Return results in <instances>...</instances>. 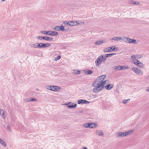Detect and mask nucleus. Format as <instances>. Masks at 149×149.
Instances as JSON below:
<instances>
[{
  "mask_svg": "<svg viewBox=\"0 0 149 149\" xmlns=\"http://www.w3.org/2000/svg\"><path fill=\"white\" fill-rule=\"evenodd\" d=\"M67 23H68V24H67L66 25L70 26V21L67 22Z\"/></svg>",
  "mask_w": 149,
  "mask_h": 149,
  "instance_id": "nucleus-47",
  "label": "nucleus"
},
{
  "mask_svg": "<svg viewBox=\"0 0 149 149\" xmlns=\"http://www.w3.org/2000/svg\"><path fill=\"white\" fill-rule=\"evenodd\" d=\"M83 149H87V147H83Z\"/></svg>",
  "mask_w": 149,
  "mask_h": 149,
  "instance_id": "nucleus-50",
  "label": "nucleus"
},
{
  "mask_svg": "<svg viewBox=\"0 0 149 149\" xmlns=\"http://www.w3.org/2000/svg\"><path fill=\"white\" fill-rule=\"evenodd\" d=\"M102 44V41L101 40H99L98 41L95 42V44L96 45H101Z\"/></svg>",
  "mask_w": 149,
  "mask_h": 149,
  "instance_id": "nucleus-28",
  "label": "nucleus"
},
{
  "mask_svg": "<svg viewBox=\"0 0 149 149\" xmlns=\"http://www.w3.org/2000/svg\"><path fill=\"white\" fill-rule=\"evenodd\" d=\"M95 124L93 123H87L84 124L83 126L86 128L90 127L91 128H93L95 127ZM96 125H97V124H96Z\"/></svg>",
  "mask_w": 149,
  "mask_h": 149,
  "instance_id": "nucleus-5",
  "label": "nucleus"
},
{
  "mask_svg": "<svg viewBox=\"0 0 149 149\" xmlns=\"http://www.w3.org/2000/svg\"><path fill=\"white\" fill-rule=\"evenodd\" d=\"M77 22L75 21H70V26H76V23Z\"/></svg>",
  "mask_w": 149,
  "mask_h": 149,
  "instance_id": "nucleus-23",
  "label": "nucleus"
},
{
  "mask_svg": "<svg viewBox=\"0 0 149 149\" xmlns=\"http://www.w3.org/2000/svg\"><path fill=\"white\" fill-rule=\"evenodd\" d=\"M106 40H101L102 44L103 43H105L106 42Z\"/></svg>",
  "mask_w": 149,
  "mask_h": 149,
  "instance_id": "nucleus-45",
  "label": "nucleus"
},
{
  "mask_svg": "<svg viewBox=\"0 0 149 149\" xmlns=\"http://www.w3.org/2000/svg\"><path fill=\"white\" fill-rule=\"evenodd\" d=\"M129 40H130V38L126 37L124 36L121 37V40H122L127 43H128Z\"/></svg>",
  "mask_w": 149,
  "mask_h": 149,
  "instance_id": "nucleus-11",
  "label": "nucleus"
},
{
  "mask_svg": "<svg viewBox=\"0 0 149 149\" xmlns=\"http://www.w3.org/2000/svg\"><path fill=\"white\" fill-rule=\"evenodd\" d=\"M93 71L89 69H86L85 71V73L87 74H92Z\"/></svg>",
  "mask_w": 149,
  "mask_h": 149,
  "instance_id": "nucleus-17",
  "label": "nucleus"
},
{
  "mask_svg": "<svg viewBox=\"0 0 149 149\" xmlns=\"http://www.w3.org/2000/svg\"><path fill=\"white\" fill-rule=\"evenodd\" d=\"M115 48L116 47L115 46H112L104 49H103V51L104 52H111L113 51H114L115 49Z\"/></svg>",
  "mask_w": 149,
  "mask_h": 149,
  "instance_id": "nucleus-6",
  "label": "nucleus"
},
{
  "mask_svg": "<svg viewBox=\"0 0 149 149\" xmlns=\"http://www.w3.org/2000/svg\"><path fill=\"white\" fill-rule=\"evenodd\" d=\"M108 58L107 57H106V55H105L104 56H103V58H102V62L103 63H104L105 62L107 58Z\"/></svg>",
  "mask_w": 149,
  "mask_h": 149,
  "instance_id": "nucleus-30",
  "label": "nucleus"
},
{
  "mask_svg": "<svg viewBox=\"0 0 149 149\" xmlns=\"http://www.w3.org/2000/svg\"><path fill=\"white\" fill-rule=\"evenodd\" d=\"M113 87V85L110 84H108L105 86V87L107 90H110Z\"/></svg>",
  "mask_w": 149,
  "mask_h": 149,
  "instance_id": "nucleus-14",
  "label": "nucleus"
},
{
  "mask_svg": "<svg viewBox=\"0 0 149 149\" xmlns=\"http://www.w3.org/2000/svg\"><path fill=\"white\" fill-rule=\"evenodd\" d=\"M136 65L140 68H142L143 67V64L141 63L140 61L139 63L136 64Z\"/></svg>",
  "mask_w": 149,
  "mask_h": 149,
  "instance_id": "nucleus-20",
  "label": "nucleus"
},
{
  "mask_svg": "<svg viewBox=\"0 0 149 149\" xmlns=\"http://www.w3.org/2000/svg\"><path fill=\"white\" fill-rule=\"evenodd\" d=\"M37 43L29 45V46L31 47L37 48Z\"/></svg>",
  "mask_w": 149,
  "mask_h": 149,
  "instance_id": "nucleus-22",
  "label": "nucleus"
},
{
  "mask_svg": "<svg viewBox=\"0 0 149 149\" xmlns=\"http://www.w3.org/2000/svg\"><path fill=\"white\" fill-rule=\"evenodd\" d=\"M47 89L48 90H51L52 89V86H48L47 87Z\"/></svg>",
  "mask_w": 149,
  "mask_h": 149,
  "instance_id": "nucleus-39",
  "label": "nucleus"
},
{
  "mask_svg": "<svg viewBox=\"0 0 149 149\" xmlns=\"http://www.w3.org/2000/svg\"><path fill=\"white\" fill-rule=\"evenodd\" d=\"M91 126H94V125H91Z\"/></svg>",
  "mask_w": 149,
  "mask_h": 149,
  "instance_id": "nucleus-52",
  "label": "nucleus"
},
{
  "mask_svg": "<svg viewBox=\"0 0 149 149\" xmlns=\"http://www.w3.org/2000/svg\"><path fill=\"white\" fill-rule=\"evenodd\" d=\"M71 102H70L69 103H68L67 104H66L65 105H67V107L70 108L76 107L77 106V104H71Z\"/></svg>",
  "mask_w": 149,
  "mask_h": 149,
  "instance_id": "nucleus-9",
  "label": "nucleus"
},
{
  "mask_svg": "<svg viewBox=\"0 0 149 149\" xmlns=\"http://www.w3.org/2000/svg\"><path fill=\"white\" fill-rule=\"evenodd\" d=\"M111 40H113L116 41H118L119 40H121V37H115L111 38Z\"/></svg>",
  "mask_w": 149,
  "mask_h": 149,
  "instance_id": "nucleus-19",
  "label": "nucleus"
},
{
  "mask_svg": "<svg viewBox=\"0 0 149 149\" xmlns=\"http://www.w3.org/2000/svg\"><path fill=\"white\" fill-rule=\"evenodd\" d=\"M43 39L46 40H49V37H48L47 36H44V38H43Z\"/></svg>",
  "mask_w": 149,
  "mask_h": 149,
  "instance_id": "nucleus-37",
  "label": "nucleus"
},
{
  "mask_svg": "<svg viewBox=\"0 0 149 149\" xmlns=\"http://www.w3.org/2000/svg\"><path fill=\"white\" fill-rule=\"evenodd\" d=\"M74 73L76 74H79L80 73L81 71L79 70H75L74 71Z\"/></svg>",
  "mask_w": 149,
  "mask_h": 149,
  "instance_id": "nucleus-29",
  "label": "nucleus"
},
{
  "mask_svg": "<svg viewBox=\"0 0 149 149\" xmlns=\"http://www.w3.org/2000/svg\"><path fill=\"white\" fill-rule=\"evenodd\" d=\"M36 101L37 100L35 98H31V101Z\"/></svg>",
  "mask_w": 149,
  "mask_h": 149,
  "instance_id": "nucleus-41",
  "label": "nucleus"
},
{
  "mask_svg": "<svg viewBox=\"0 0 149 149\" xmlns=\"http://www.w3.org/2000/svg\"><path fill=\"white\" fill-rule=\"evenodd\" d=\"M51 91H57V90L58 88V87L56 86H52Z\"/></svg>",
  "mask_w": 149,
  "mask_h": 149,
  "instance_id": "nucleus-15",
  "label": "nucleus"
},
{
  "mask_svg": "<svg viewBox=\"0 0 149 149\" xmlns=\"http://www.w3.org/2000/svg\"><path fill=\"white\" fill-rule=\"evenodd\" d=\"M96 134L99 136H104V134L102 130H97Z\"/></svg>",
  "mask_w": 149,
  "mask_h": 149,
  "instance_id": "nucleus-12",
  "label": "nucleus"
},
{
  "mask_svg": "<svg viewBox=\"0 0 149 149\" xmlns=\"http://www.w3.org/2000/svg\"><path fill=\"white\" fill-rule=\"evenodd\" d=\"M90 102L89 101H87L85 100H80L77 101V103L78 104H87L88 103H89Z\"/></svg>",
  "mask_w": 149,
  "mask_h": 149,
  "instance_id": "nucleus-8",
  "label": "nucleus"
},
{
  "mask_svg": "<svg viewBox=\"0 0 149 149\" xmlns=\"http://www.w3.org/2000/svg\"><path fill=\"white\" fill-rule=\"evenodd\" d=\"M40 33L44 34L50 35L51 36H54L58 35V33L57 32L55 31H41Z\"/></svg>",
  "mask_w": 149,
  "mask_h": 149,
  "instance_id": "nucleus-3",
  "label": "nucleus"
},
{
  "mask_svg": "<svg viewBox=\"0 0 149 149\" xmlns=\"http://www.w3.org/2000/svg\"><path fill=\"white\" fill-rule=\"evenodd\" d=\"M139 3V2L138 1H136V2H135L134 3V4H136V5H137V4H138Z\"/></svg>",
  "mask_w": 149,
  "mask_h": 149,
  "instance_id": "nucleus-43",
  "label": "nucleus"
},
{
  "mask_svg": "<svg viewBox=\"0 0 149 149\" xmlns=\"http://www.w3.org/2000/svg\"><path fill=\"white\" fill-rule=\"evenodd\" d=\"M53 28L54 30L58 31L61 30L62 31H64L65 30L64 26H56L53 27Z\"/></svg>",
  "mask_w": 149,
  "mask_h": 149,
  "instance_id": "nucleus-7",
  "label": "nucleus"
},
{
  "mask_svg": "<svg viewBox=\"0 0 149 149\" xmlns=\"http://www.w3.org/2000/svg\"><path fill=\"white\" fill-rule=\"evenodd\" d=\"M105 75H103L100 76L95 80L92 83V86L95 87L93 90V91L94 93H97L100 91L102 90V81L106 78Z\"/></svg>",
  "mask_w": 149,
  "mask_h": 149,
  "instance_id": "nucleus-1",
  "label": "nucleus"
},
{
  "mask_svg": "<svg viewBox=\"0 0 149 149\" xmlns=\"http://www.w3.org/2000/svg\"><path fill=\"white\" fill-rule=\"evenodd\" d=\"M130 100V99L125 100L123 101V104H126Z\"/></svg>",
  "mask_w": 149,
  "mask_h": 149,
  "instance_id": "nucleus-33",
  "label": "nucleus"
},
{
  "mask_svg": "<svg viewBox=\"0 0 149 149\" xmlns=\"http://www.w3.org/2000/svg\"><path fill=\"white\" fill-rule=\"evenodd\" d=\"M102 60H100V59H98L97 60V61H95V63L96 65V66H99V65L102 62Z\"/></svg>",
  "mask_w": 149,
  "mask_h": 149,
  "instance_id": "nucleus-16",
  "label": "nucleus"
},
{
  "mask_svg": "<svg viewBox=\"0 0 149 149\" xmlns=\"http://www.w3.org/2000/svg\"><path fill=\"white\" fill-rule=\"evenodd\" d=\"M107 81V80H105L104 81H102V89H103L104 88V86L106 84V83Z\"/></svg>",
  "mask_w": 149,
  "mask_h": 149,
  "instance_id": "nucleus-25",
  "label": "nucleus"
},
{
  "mask_svg": "<svg viewBox=\"0 0 149 149\" xmlns=\"http://www.w3.org/2000/svg\"><path fill=\"white\" fill-rule=\"evenodd\" d=\"M136 74L139 75H142L143 74V72L141 70L139 69Z\"/></svg>",
  "mask_w": 149,
  "mask_h": 149,
  "instance_id": "nucleus-24",
  "label": "nucleus"
},
{
  "mask_svg": "<svg viewBox=\"0 0 149 149\" xmlns=\"http://www.w3.org/2000/svg\"><path fill=\"white\" fill-rule=\"evenodd\" d=\"M67 22L66 21H64L63 22V23L65 24L66 25L67 24H68V23H67Z\"/></svg>",
  "mask_w": 149,
  "mask_h": 149,
  "instance_id": "nucleus-48",
  "label": "nucleus"
},
{
  "mask_svg": "<svg viewBox=\"0 0 149 149\" xmlns=\"http://www.w3.org/2000/svg\"><path fill=\"white\" fill-rule=\"evenodd\" d=\"M10 127L9 126H8L7 127V129L8 130L10 131Z\"/></svg>",
  "mask_w": 149,
  "mask_h": 149,
  "instance_id": "nucleus-46",
  "label": "nucleus"
},
{
  "mask_svg": "<svg viewBox=\"0 0 149 149\" xmlns=\"http://www.w3.org/2000/svg\"><path fill=\"white\" fill-rule=\"evenodd\" d=\"M0 143L1 145L5 147L6 146V142L2 139L0 138Z\"/></svg>",
  "mask_w": 149,
  "mask_h": 149,
  "instance_id": "nucleus-18",
  "label": "nucleus"
},
{
  "mask_svg": "<svg viewBox=\"0 0 149 149\" xmlns=\"http://www.w3.org/2000/svg\"><path fill=\"white\" fill-rule=\"evenodd\" d=\"M25 101L26 102H29L31 101V98H27L26 99Z\"/></svg>",
  "mask_w": 149,
  "mask_h": 149,
  "instance_id": "nucleus-40",
  "label": "nucleus"
},
{
  "mask_svg": "<svg viewBox=\"0 0 149 149\" xmlns=\"http://www.w3.org/2000/svg\"><path fill=\"white\" fill-rule=\"evenodd\" d=\"M128 43H133L134 44H135L137 43V42L135 40L130 38V40H129Z\"/></svg>",
  "mask_w": 149,
  "mask_h": 149,
  "instance_id": "nucleus-13",
  "label": "nucleus"
},
{
  "mask_svg": "<svg viewBox=\"0 0 149 149\" xmlns=\"http://www.w3.org/2000/svg\"><path fill=\"white\" fill-rule=\"evenodd\" d=\"M53 38L51 37H49V41H51V40H53Z\"/></svg>",
  "mask_w": 149,
  "mask_h": 149,
  "instance_id": "nucleus-44",
  "label": "nucleus"
},
{
  "mask_svg": "<svg viewBox=\"0 0 149 149\" xmlns=\"http://www.w3.org/2000/svg\"><path fill=\"white\" fill-rule=\"evenodd\" d=\"M146 91L149 92V86L147 88V89L146 90Z\"/></svg>",
  "mask_w": 149,
  "mask_h": 149,
  "instance_id": "nucleus-49",
  "label": "nucleus"
},
{
  "mask_svg": "<svg viewBox=\"0 0 149 149\" xmlns=\"http://www.w3.org/2000/svg\"><path fill=\"white\" fill-rule=\"evenodd\" d=\"M76 22H77L76 23V25L80 24H84V22L81 21H76Z\"/></svg>",
  "mask_w": 149,
  "mask_h": 149,
  "instance_id": "nucleus-31",
  "label": "nucleus"
},
{
  "mask_svg": "<svg viewBox=\"0 0 149 149\" xmlns=\"http://www.w3.org/2000/svg\"><path fill=\"white\" fill-rule=\"evenodd\" d=\"M61 58V56H57V57H55L54 58V60L55 61H57V60H59Z\"/></svg>",
  "mask_w": 149,
  "mask_h": 149,
  "instance_id": "nucleus-34",
  "label": "nucleus"
},
{
  "mask_svg": "<svg viewBox=\"0 0 149 149\" xmlns=\"http://www.w3.org/2000/svg\"><path fill=\"white\" fill-rule=\"evenodd\" d=\"M112 68L113 70H119L128 69V67L125 66L118 65L113 66L112 67Z\"/></svg>",
  "mask_w": 149,
  "mask_h": 149,
  "instance_id": "nucleus-4",
  "label": "nucleus"
},
{
  "mask_svg": "<svg viewBox=\"0 0 149 149\" xmlns=\"http://www.w3.org/2000/svg\"><path fill=\"white\" fill-rule=\"evenodd\" d=\"M41 48H46L48 47L51 46V45L50 43H41Z\"/></svg>",
  "mask_w": 149,
  "mask_h": 149,
  "instance_id": "nucleus-10",
  "label": "nucleus"
},
{
  "mask_svg": "<svg viewBox=\"0 0 149 149\" xmlns=\"http://www.w3.org/2000/svg\"><path fill=\"white\" fill-rule=\"evenodd\" d=\"M103 58V55H101L100 57L98 58V59H100V60H102V58Z\"/></svg>",
  "mask_w": 149,
  "mask_h": 149,
  "instance_id": "nucleus-42",
  "label": "nucleus"
},
{
  "mask_svg": "<svg viewBox=\"0 0 149 149\" xmlns=\"http://www.w3.org/2000/svg\"><path fill=\"white\" fill-rule=\"evenodd\" d=\"M115 54H116V53H111V54H106L105 55H106V57H109L110 56H113Z\"/></svg>",
  "mask_w": 149,
  "mask_h": 149,
  "instance_id": "nucleus-27",
  "label": "nucleus"
},
{
  "mask_svg": "<svg viewBox=\"0 0 149 149\" xmlns=\"http://www.w3.org/2000/svg\"><path fill=\"white\" fill-rule=\"evenodd\" d=\"M41 43H37V48H41Z\"/></svg>",
  "mask_w": 149,
  "mask_h": 149,
  "instance_id": "nucleus-36",
  "label": "nucleus"
},
{
  "mask_svg": "<svg viewBox=\"0 0 149 149\" xmlns=\"http://www.w3.org/2000/svg\"><path fill=\"white\" fill-rule=\"evenodd\" d=\"M132 130L127 131L124 132H118L116 133V136L117 137H122L124 136H126L132 133Z\"/></svg>",
  "mask_w": 149,
  "mask_h": 149,
  "instance_id": "nucleus-2",
  "label": "nucleus"
},
{
  "mask_svg": "<svg viewBox=\"0 0 149 149\" xmlns=\"http://www.w3.org/2000/svg\"><path fill=\"white\" fill-rule=\"evenodd\" d=\"M4 112V111L3 110L1 109H0V115L1 117H3L4 118H5V117H3Z\"/></svg>",
  "mask_w": 149,
  "mask_h": 149,
  "instance_id": "nucleus-21",
  "label": "nucleus"
},
{
  "mask_svg": "<svg viewBox=\"0 0 149 149\" xmlns=\"http://www.w3.org/2000/svg\"><path fill=\"white\" fill-rule=\"evenodd\" d=\"M138 69H139L138 68L134 67H132V70L136 73Z\"/></svg>",
  "mask_w": 149,
  "mask_h": 149,
  "instance_id": "nucleus-26",
  "label": "nucleus"
},
{
  "mask_svg": "<svg viewBox=\"0 0 149 149\" xmlns=\"http://www.w3.org/2000/svg\"><path fill=\"white\" fill-rule=\"evenodd\" d=\"M138 55H133L131 56V58L133 59L135 58H139V57H138Z\"/></svg>",
  "mask_w": 149,
  "mask_h": 149,
  "instance_id": "nucleus-35",
  "label": "nucleus"
},
{
  "mask_svg": "<svg viewBox=\"0 0 149 149\" xmlns=\"http://www.w3.org/2000/svg\"><path fill=\"white\" fill-rule=\"evenodd\" d=\"M147 78L149 79V75L147 77Z\"/></svg>",
  "mask_w": 149,
  "mask_h": 149,
  "instance_id": "nucleus-51",
  "label": "nucleus"
},
{
  "mask_svg": "<svg viewBox=\"0 0 149 149\" xmlns=\"http://www.w3.org/2000/svg\"><path fill=\"white\" fill-rule=\"evenodd\" d=\"M44 38V37H42L41 36H38L37 37V38L39 39H43V38Z\"/></svg>",
  "mask_w": 149,
  "mask_h": 149,
  "instance_id": "nucleus-38",
  "label": "nucleus"
},
{
  "mask_svg": "<svg viewBox=\"0 0 149 149\" xmlns=\"http://www.w3.org/2000/svg\"><path fill=\"white\" fill-rule=\"evenodd\" d=\"M139 62L140 61H138L136 59H135L134 60V63L136 65L137 64H138Z\"/></svg>",
  "mask_w": 149,
  "mask_h": 149,
  "instance_id": "nucleus-32",
  "label": "nucleus"
}]
</instances>
